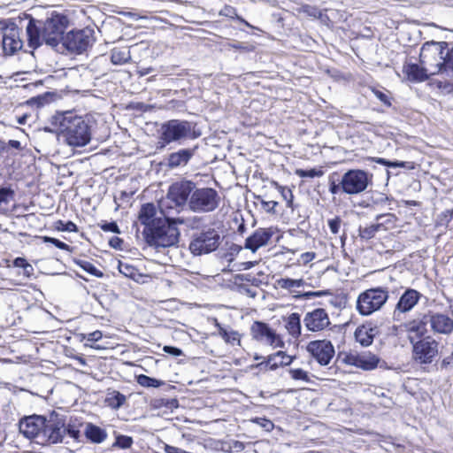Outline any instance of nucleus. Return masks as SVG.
<instances>
[{
  "instance_id": "f257e3e1",
  "label": "nucleus",
  "mask_w": 453,
  "mask_h": 453,
  "mask_svg": "<svg viewBox=\"0 0 453 453\" xmlns=\"http://www.w3.org/2000/svg\"><path fill=\"white\" fill-rule=\"evenodd\" d=\"M93 120L88 116H78L73 111L58 112L51 116L44 131L56 134L71 147H84L91 141Z\"/></svg>"
},
{
  "instance_id": "f03ea898",
  "label": "nucleus",
  "mask_w": 453,
  "mask_h": 453,
  "mask_svg": "<svg viewBox=\"0 0 453 453\" xmlns=\"http://www.w3.org/2000/svg\"><path fill=\"white\" fill-rule=\"evenodd\" d=\"M68 24V18L57 12H52L45 20L30 19L26 29L29 46L34 49L42 43L58 46L65 37L64 33Z\"/></svg>"
},
{
  "instance_id": "7ed1b4c3",
  "label": "nucleus",
  "mask_w": 453,
  "mask_h": 453,
  "mask_svg": "<svg viewBox=\"0 0 453 453\" xmlns=\"http://www.w3.org/2000/svg\"><path fill=\"white\" fill-rule=\"evenodd\" d=\"M200 222V219L194 217L191 219L183 218H173V216L158 219L149 227H144L143 236L149 246L155 249L168 248L174 246L179 242L180 232L177 224H187L195 227Z\"/></svg>"
},
{
  "instance_id": "20e7f679",
  "label": "nucleus",
  "mask_w": 453,
  "mask_h": 453,
  "mask_svg": "<svg viewBox=\"0 0 453 453\" xmlns=\"http://www.w3.org/2000/svg\"><path fill=\"white\" fill-rule=\"evenodd\" d=\"M196 184L190 180H180L173 183L168 189L167 195L158 203L160 212L165 216H173L188 206L190 198Z\"/></svg>"
},
{
  "instance_id": "39448f33",
  "label": "nucleus",
  "mask_w": 453,
  "mask_h": 453,
  "mask_svg": "<svg viewBox=\"0 0 453 453\" xmlns=\"http://www.w3.org/2000/svg\"><path fill=\"white\" fill-rule=\"evenodd\" d=\"M449 46L446 42L430 41L425 42L419 53V64L430 75H439L445 50Z\"/></svg>"
},
{
  "instance_id": "423d86ee",
  "label": "nucleus",
  "mask_w": 453,
  "mask_h": 453,
  "mask_svg": "<svg viewBox=\"0 0 453 453\" xmlns=\"http://www.w3.org/2000/svg\"><path fill=\"white\" fill-rule=\"evenodd\" d=\"M388 299V291L386 288H372L359 294L357 309L361 315L369 316L380 310Z\"/></svg>"
},
{
  "instance_id": "0eeeda50",
  "label": "nucleus",
  "mask_w": 453,
  "mask_h": 453,
  "mask_svg": "<svg viewBox=\"0 0 453 453\" xmlns=\"http://www.w3.org/2000/svg\"><path fill=\"white\" fill-rule=\"evenodd\" d=\"M219 202L220 197L214 188H195L188 200V207L194 212L206 213L216 210Z\"/></svg>"
},
{
  "instance_id": "6e6552de",
  "label": "nucleus",
  "mask_w": 453,
  "mask_h": 453,
  "mask_svg": "<svg viewBox=\"0 0 453 453\" xmlns=\"http://www.w3.org/2000/svg\"><path fill=\"white\" fill-rule=\"evenodd\" d=\"M372 183V174L361 169H350L342 176V193L358 195Z\"/></svg>"
},
{
  "instance_id": "1a4fd4ad",
  "label": "nucleus",
  "mask_w": 453,
  "mask_h": 453,
  "mask_svg": "<svg viewBox=\"0 0 453 453\" xmlns=\"http://www.w3.org/2000/svg\"><path fill=\"white\" fill-rule=\"evenodd\" d=\"M412 345V359L420 365H430L439 353V342L432 336H426L418 341L410 338Z\"/></svg>"
},
{
  "instance_id": "9d476101",
  "label": "nucleus",
  "mask_w": 453,
  "mask_h": 453,
  "mask_svg": "<svg viewBox=\"0 0 453 453\" xmlns=\"http://www.w3.org/2000/svg\"><path fill=\"white\" fill-rule=\"evenodd\" d=\"M192 124L186 120L171 119L161 127V140L165 143L180 142L191 137Z\"/></svg>"
},
{
  "instance_id": "9b49d317",
  "label": "nucleus",
  "mask_w": 453,
  "mask_h": 453,
  "mask_svg": "<svg viewBox=\"0 0 453 453\" xmlns=\"http://www.w3.org/2000/svg\"><path fill=\"white\" fill-rule=\"evenodd\" d=\"M220 235L215 229H208L194 234L189 243L192 254L200 256L214 251L219 245Z\"/></svg>"
},
{
  "instance_id": "f8f14e48",
  "label": "nucleus",
  "mask_w": 453,
  "mask_h": 453,
  "mask_svg": "<svg viewBox=\"0 0 453 453\" xmlns=\"http://www.w3.org/2000/svg\"><path fill=\"white\" fill-rule=\"evenodd\" d=\"M94 31L90 28L72 30L64 37L62 43L71 52L81 54L94 42Z\"/></svg>"
},
{
  "instance_id": "ddd939ff",
  "label": "nucleus",
  "mask_w": 453,
  "mask_h": 453,
  "mask_svg": "<svg viewBox=\"0 0 453 453\" xmlns=\"http://www.w3.org/2000/svg\"><path fill=\"white\" fill-rule=\"evenodd\" d=\"M21 30L14 24L5 25L0 28V48L4 55L12 56L20 50L23 41Z\"/></svg>"
},
{
  "instance_id": "4468645a",
  "label": "nucleus",
  "mask_w": 453,
  "mask_h": 453,
  "mask_svg": "<svg viewBox=\"0 0 453 453\" xmlns=\"http://www.w3.org/2000/svg\"><path fill=\"white\" fill-rule=\"evenodd\" d=\"M338 357L347 365L355 366L365 371L375 369L380 361L377 356L369 351L361 353L357 351L343 352L340 353Z\"/></svg>"
},
{
  "instance_id": "2eb2a0df",
  "label": "nucleus",
  "mask_w": 453,
  "mask_h": 453,
  "mask_svg": "<svg viewBox=\"0 0 453 453\" xmlns=\"http://www.w3.org/2000/svg\"><path fill=\"white\" fill-rule=\"evenodd\" d=\"M250 334L254 340L274 348L283 345L280 336L266 323L255 321L250 327Z\"/></svg>"
},
{
  "instance_id": "dca6fc26",
  "label": "nucleus",
  "mask_w": 453,
  "mask_h": 453,
  "mask_svg": "<svg viewBox=\"0 0 453 453\" xmlns=\"http://www.w3.org/2000/svg\"><path fill=\"white\" fill-rule=\"evenodd\" d=\"M307 350L321 365H327L334 356V348L327 340L311 342L307 346Z\"/></svg>"
},
{
  "instance_id": "f3484780",
  "label": "nucleus",
  "mask_w": 453,
  "mask_h": 453,
  "mask_svg": "<svg viewBox=\"0 0 453 453\" xmlns=\"http://www.w3.org/2000/svg\"><path fill=\"white\" fill-rule=\"evenodd\" d=\"M424 319L434 334L449 335L453 332V319L446 314L428 311Z\"/></svg>"
},
{
  "instance_id": "a211bd4d",
  "label": "nucleus",
  "mask_w": 453,
  "mask_h": 453,
  "mask_svg": "<svg viewBox=\"0 0 453 453\" xmlns=\"http://www.w3.org/2000/svg\"><path fill=\"white\" fill-rule=\"evenodd\" d=\"M45 418L42 416H30L19 421V432L27 438L35 440L37 443L39 435L44 427Z\"/></svg>"
},
{
  "instance_id": "6ab92c4d",
  "label": "nucleus",
  "mask_w": 453,
  "mask_h": 453,
  "mask_svg": "<svg viewBox=\"0 0 453 453\" xmlns=\"http://www.w3.org/2000/svg\"><path fill=\"white\" fill-rule=\"evenodd\" d=\"M66 427L64 425L53 421H44V427L37 440L38 444L58 443L62 441Z\"/></svg>"
},
{
  "instance_id": "aec40b11",
  "label": "nucleus",
  "mask_w": 453,
  "mask_h": 453,
  "mask_svg": "<svg viewBox=\"0 0 453 453\" xmlns=\"http://www.w3.org/2000/svg\"><path fill=\"white\" fill-rule=\"evenodd\" d=\"M66 427L64 425L53 421H44V427L37 440L38 444L58 443L62 441Z\"/></svg>"
},
{
  "instance_id": "412c9836",
  "label": "nucleus",
  "mask_w": 453,
  "mask_h": 453,
  "mask_svg": "<svg viewBox=\"0 0 453 453\" xmlns=\"http://www.w3.org/2000/svg\"><path fill=\"white\" fill-rule=\"evenodd\" d=\"M303 324L307 330L319 332L326 328L330 325V320L326 311L318 308L305 314Z\"/></svg>"
},
{
  "instance_id": "4be33fe9",
  "label": "nucleus",
  "mask_w": 453,
  "mask_h": 453,
  "mask_svg": "<svg viewBox=\"0 0 453 453\" xmlns=\"http://www.w3.org/2000/svg\"><path fill=\"white\" fill-rule=\"evenodd\" d=\"M421 296L422 295L416 289L407 288L395 304L393 312L394 318L411 311L417 305Z\"/></svg>"
},
{
  "instance_id": "5701e85b",
  "label": "nucleus",
  "mask_w": 453,
  "mask_h": 453,
  "mask_svg": "<svg viewBox=\"0 0 453 453\" xmlns=\"http://www.w3.org/2000/svg\"><path fill=\"white\" fill-rule=\"evenodd\" d=\"M273 234L271 228H258L246 239L244 247L256 252L260 247L268 243Z\"/></svg>"
},
{
  "instance_id": "b1692460",
  "label": "nucleus",
  "mask_w": 453,
  "mask_h": 453,
  "mask_svg": "<svg viewBox=\"0 0 453 453\" xmlns=\"http://www.w3.org/2000/svg\"><path fill=\"white\" fill-rule=\"evenodd\" d=\"M378 333L379 329L377 326L363 325L356 329L355 338L363 347H368L372 343Z\"/></svg>"
},
{
  "instance_id": "393cba45",
  "label": "nucleus",
  "mask_w": 453,
  "mask_h": 453,
  "mask_svg": "<svg viewBox=\"0 0 453 453\" xmlns=\"http://www.w3.org/2000/svg\"><path fill=\"white\" fill-rule=\"evenodd\" d=\"M84 435L91 443H103L108 436L105 429L93 424L87 423L84 428Z\"/></svg>"
},
{
  "instance_id": "a878e982",
  "label": "nucleus",
  "mask_w": 453,
  "mask_h": 453,
  "mask_svg": "<svg viewBox=\"0 0 453 453\" xmlns=\"http://www.w3.org/2000/svg\"><path fill=\"white\" fill-rule=\"evenodd\" d=\"M195 150L182 149L177 152L169 155L167 158V165L170 168H176L179 166L186 165L190 158L193 157Z\"/></svg>"
},
{
  "instance_id": "bb28decb",
  "label": "nucleus",
  "mask_w": 453,
  "mask_h": 453,
  "mask_svg": "<svg viewBox=\"0 0 453 453\" xmlns=\"http://www.w3.org/2000/svg\"><path fill=\"white\" fill-rule=\"evenodd\" d=\"M292 361L293 357L291 356L287 355L283 351H278L277 353L269 356L266 362H261L257 366L262 367L265 365L273 371L277 369L279 366L288 365Z\"/></svg>"
},
{
  "instance_id": "cd10ccee",
  "label": "nucleus",
  "mask_w": 453,
  "mask_h": 453,
  "mask_svg": "<svg viewBox=\"0 0 453 453\" xmlns=\"http://www.w3.org/2000/svg\"><path fill=\"white\" fill-rule=\"evenodd\" d=\"M403 72L411 81H424L430 76V73L426 71L425 66L421 64H407L403 67Z\"/></svg>"
},
{
  "instance_id": "c85d7f7f",
  "label": "nucleus",
  "mask_w": 453,
  "mask_h": 453,
  "mask_svg": "<svg viewBox=\"0 0 453 453\" xmlns=\"http://www.w3.org/2000/svg\"><path fill=\"white\" fill-rule=\"evenodd\" d=\"M157 208L153 203H145L141 207L138 219L144 227H149L154 224L159 218H156Z\"/></svg>"
},
{
  "instance_id": "c756f323",
  "label": "nucleus",
  "mask_w": 453,
  "mask_h": 453,
  "mask_svg": "<svg viewBox=\"0 0 453 453\" xmlns=\"http://www.w3.org/2000/svg\"><path fill=\"white\" fill-rule=\"evenodd\" d=\"M215 326L219 329V335L226 343L233 346L241 345V334L237 331L222 326L217 320H215Z\"/></svg>"
},
{
  "instance_id": "7c9ffc66",
  "label": "nucleus",
  "mask_w": 453,
  "mask_h": 453,
  "mask_svg": "<svg viewBox=\"0 0 453 453\" xmlns=\"http://www.w3.org/2000/svg\"><path fill=\"white\" fill-rule=\"evenodd\" d=\"M439 74L446 79H453V46L450 49L447 46Z\"/></svg>"
},
{
  "instance_id": "2f4dec72",
  "label": "nucleus",
  "mask_w": 453,
  "mask_h": 453,
  "mask_svg": "<svg viewBox=\"0 0 453 453\" xmlns=\"http://www.w3.org/2000/svg\"><path fill=\"white\" fill-rule=\"evenodd\" d=\"M286 329L293 337L297 338L301 334V319L298 313H292L288 317Z\"/></svg>"
},
{
  "instance_id": "473e14b6",
  "label": "nucleus",
  "mask_w": 453,
  "mask_h": 453,
  "mask_svg": "<svg viewBox=\"0 0 453 453\" xmlns=\"http://www.w3.org/2000/svg\"><path fill=\"white\" fill-rule=\"evenodd\" d=\"M131 60V54L128 50L113 49L111 52V61L113 65H124Z\"/></svg>"
},
{
  "instance_id": "72a5a7b5",
  "label": "nucleus",
  "mask_w": 453,
  "mask_h": 453,
  "mask_svg": "<svg viewBox=\"0 0 453 453\" xmlns=\"http://www.w3.org/2000/svg\"><path fill=\"white\" fill-rule=\"evenodd\" d=\"M105 402L108 404V406L117 410L124 404V403L126 402V396L119 393V391L114 390L107 394Z\"/></svg>"
},
{
  "instance_id": "f704fd0d",
  "label": "nucleus",
  "mask_w": 453,
  "mask_h": 453,
  "mask_svg": "<svg viewBox=\"0 0 453 453\" xmlns=\"http://www.w3.org/2000/svg\"><path fill=\"white\" fill-rule=\"evenodd\" d=\"M375 220L380 225L381 229L386 231L395 226L396 217L392 213H385L377 215Z\"/></svg>"
},
{
  "instance_id": "c9c22d12",
  "label": "nucleus",
  "mask_w": 453,
  "mask_h": 453,
  "mask_svg": "<svg viewBox=\"0 0 453 453\" xmlns=\"http://www.w3.org/2000/svg\"><path fill=\"white\" fill-rule=\"evenodd\" d=\"M272 184L275 188V189L280 194L283 200L286 201L287 207L293 209L294 196H293L292 190L288 187L280 185L276 181H273Z\"/></svg>"
},
{
  "instance_id": "e433bc0d",
  "label": "nucleus",
  "mask_w": 453,
  "mask_h": 453,
  "mask_svg": "<svg viewBox=\"0 0 453 453\" xmlns=\"http://www.w3.org/2000/svg\"><path fill=\"white\" fill-rule=\"evenodd\" d=\"M383 231L380 225L376 221L374 224L365 227H359V236L362 239L369 240L375 236L378 232Z\"/></svg>"
},
{
  "instance_id": "4c0bfd02",
  "label": "nucleus",
  "mask_w": 453,
  "mask_h": 453,
  "mask_svg": "<svg viewBox=\"0 0 453 453\" xmlns=\"http://www.w3.org/2000/svg\"><path fill=\"white\" fill-rule=\"evenodd\" d=\"M280 288L283 289L292 290L295 288H301L304 285L303 279L294 280L289 278H282L277 280Z\"/></svg>"
},
{
  "instance_id": "58836bf2",
  "label": "nucleus",
  "mask_w": 453,
  "mask_h": 453,
  "mask_svg": "<svg viewBox=\"0 0 453 453\" xmlns=\"http://www.w3.org/2000/svg\"><path fill=\"white\" fill-rule=\"evenodd\" d=\"M76 265H78L81 269L85 272L88 273L90 275L101 278L104 273L98 270L92 263L87 260L79 259L75 261Z\"/></svg>"
},
{
  "instance_id": "ea45409f",
  "label": "nucleus",
  "mask_w": 453,
  "mask_h": 453,
  "mask_svg": "<svg viewBox=\"0 0 453 453\" xmlns=\"http://www.w3.org/2000/svg\"><path fill=\"white\" fill-rule=\"evenodd\" d=\"M137 382L146 388H158L164 384L162 380L141 374L137 377Z\"/></svg>"
},
{
  "instance_id": "a19ab883",
  "label": "nucleus",
  "mask_w": 453,
  "mask_h": 453,
  "mask_svg": "<svg viewBox=\"0 0 453 453\" xmlns=\"http://www.w3.org/2000/svg\"><path fill=\"white\" fill-rule=\"evenodd\" d=\"M134 440L131 436L118 434L112 447L127 449L132 447Z\"/></svg>"
},
{
  "instance_id": "79ce46f5",
  "label": "nucleus",
  "mask_w": 453,
  "mask_h": 453,
  "mask_svg": "<svg viewBox=\"0 0 453 453\" xmlns=\"http://www.w3.org/2000/svg\"><path fill=\"white\" fill-rule=\"evenodd\" d=\"M119 271L120 273L130 279H135V277L138 275L137 269L134 266L127 263L119 262Z\"/></svg>"
},
{
  "instance_id": "37998d69",
  "label": "nucleus",
  "mask_w": 453,
  "mask_h": 453,
  "mask_svg": "<svg viewBox=\"0 0 453 453\" xmlns=\"http://www.w3.org/2000/svg\"><path fill=\"white\" fill-rule=\"evenodd\" d=\"M295 173L301 178H315L323 176L324 171L320 168H313L310 170L296 169Z\"/></svg>"
},
{
  "instance_id": "c03bdc74",
  "label": "nucleus",
  "mask_w": 453,
  "mask_h": 453,
  "mask_svg": "<svg viewBox=\"0 0 453 453\" xmlns=\"http://www.w3.org/2000/svg\"><path fill=\"white\" fill-rule=\"evenodd\" d=\"M14 190L8 187L0 188V206L7 205L14 198Z\"/></svg>"
},
{
  "instance_id": "a18cd8bd",
  "label": "nucleus",
  "mask_w": 453,
  "mask_h": 453,
  "mask_svg": "<svg viewBox=\"0 0 453 453\" xmlns=\"http://www.w3.org/2000/svg\"><path fill=\"white\" fill-rule=\"evenodd\" d=\"M256 203H259L261 208L268 213H275V207L278 205L276 201H265L262 196H257Z\"/></svg>"
},
{
  "instance_id": "49530a36",
  "label": "nucleus",
  "mask_w": 453,
  "mask_h": 453,
  "mask_svg": "<svg viewBox=\"0 0 453 453\" xmlns=\"http://www.w3.org/2000/svg\"><path fill=\"white\" fill-rule=\"evenodd\" d=\"M406 331L409 333H415L418 336H423L425 334L424 325L421 321H411L405 326Z\"/></svg>"
},
{
  "instance_id": "de8ad7c7",
  "label": "nucleus",
  "mask_w": 453,
  "mask_h": 453,
  "mask_svg": "<svg viewBox=\"0 0 453 453\" xmlns=\"http://www.w3.org/2000/svg\"><path fill=\"white\" fill-rule=\"evenodd\" d=\"M289 374L293 380L308 382L310 380L308 372L301 368L289 370Z\"/></svg>"
},
{
  "instance_id": "09e8293b",
  "label": "nucleus",
  "mask_w": 453,
  "mask_h": 453,
  "mask_svg": "<svg viewBox=\"0 0 453 453\" xmlns=\"http://www.w3.org/2000/svg\"><path fill=\"white\" fill-rule=\"evenodd\" d=\"M327 225L332 234H337L342 226V219L340 217H334L327 220Z\"/></svg>"
},
{
  "instance_id": "8fccbe9b",
  "label": "nucleus",
  "mask_w": 453,
  "mask_h": 453,
  "mask_svg": "<svg viewBox=\"0 0 453 453\" xmlns=\"http://www.w3.org/2000/svg\"><path fill=\"white\" fill-rule=\"evenodd\" d=\"M371 159L373 162H376L380 165H383L389 166V167H394V168L404 167V162H399V161L392 162V161H388L382 157H372Z\"/></svg>"
},
{
  "instance_id": "3c124183",
  "label": "nucleus",
  "mask_w": 453,
  "mask_h": 453,
  "mask_svg": "<svg viewBox=\"0 0 453 453\" xmlns=\"http://www.w3.org/2000/svg\"><path fill=\"white\" fill-rule=\"evenodd\" d=\"M252 422L257 424L261 427H263L265 431L270 432L273 429V423L265 418H256L252 419Z\"/></svg>"
},
{
  "instance_id": "603ef678",
  "label": "nucleus",
  "mask_w": 453,
  "mask_h": 453,
  "mask_svg": "<svg viewBox=\"0 0 453 453\" xmlns=\"http://www.w3.org/2000/svg\"><path fill=\"white\" fill-rule=\"evenodd\" d=\"M43 242H50L54 244L57 248L63 250H69L70 247L66 243L59 241L58 239L49 237V236H43L42 237Z\"/></svg>"
},
{
  "instance_id": "864d4df0",
  "label": "nucleus",
  "mask_w": 453,
  "mask_h": 453,
  "mask_svg": "<svg viewBox=\"0 0 453 453\" xmlns=\"http://www.w3.org/2000/svg\"><path fill=\"white\" fill-rule=\"evenodd\" d=\"M58 229L66 232H77V226L73 221L63 222L59 220L58 222Z\"/></svg>"
},
{
  "instance_id": "5fc2aeb1",
  "label": "nucleus",
  "mask_w": 453,
  "mask_h": 453,
  "mask_svg": "<svg viewBox=\"0 0 453 453\" xmlns=\"http://www.w3.org/2000/svg\"><path fill=\"white\" fill-rule=\"evenodd\" d=\"M219 15L228 17L231 19H236L239 17L236 12V9L230 5H225L220 11Z\"/></svg>"
},
{
  "instance_id": "6e6d98bb",
  "label": "nucleus",
  "mask_w": 453,
  "mask_h": 453,
  "mask_svg": "<svg viewBox=\"0 0 453 453\" xmlns=\"http://www.w3.org/2000/svg\"><path fill=\"white\" fill-rule=\"evenodd\" d=\"M374 96L382 102L385 105L390 106L391 102L389 96L379 89H372Z\"/></svg>"
},
{
  "instance_id": "4d7b16f0",
  "label": "nucleus",
  "mask_w": 453,
  "mask_h": 453,
  "mask_svg": "<svg viewBox=\"0 0 453 453\" xmlns=\"http://www.w3.org/2000/svg\"><path fill=\"white\" fill-rule=\"evenodd\" d=\"M163 350L174 357H180L182 355V350L179 348L173 347V346H165L163 348Z\"/></svg>"
},
{
  "instance_id": "13d9d810",
  "label": "nucleus",
  "mask_w": 453,
  "mask_h": 453,
  "mask_svg": "<svg viewBox=\"0 0 453 453\" xmlns=\"http://www.w3.org/2000/svg\"><path fill=\"white\" fill-rule=\"evenodd\" d=\"M329 191L333 195H336L339 192L342 193V180L338 183L335 181H330Z\"/></svg>"
},
{
  "instance_id": "bf43d9fd",
  "label": "nucleus",
  "mask_w": 453,
  "mask_h": 453,
  "mask_svg": "<svg viewBox=\"0 0 453 453\" xmlns=\"http://www.w3.org/2000/svg\"><path fill=\"white\" fill-rule=\"evenodd\" d=\"M102 336H103L102 332H101V331L96 330V331H94V332H92V333H89V334L87 335L86 339H87V341H88V342H97V341H99V340H101V339H102Z\"/></svg>"
},
{
  "instance_id": "052dcab7",
  "label": "nucleus",
  "mask_w": 453,
  "mask_h": 453,
  "mask_svg": "<svg viewBox=\"0 0 453 453\" xmlns=\"http://www.w3.org/2000/svg\"><path fill=\"white\" fill-rule=\"evenodd\" d=\"M102 229L104 231H108V232H111V233H119V226L115 222L104 224L102 226Z\"/></svg>"
},
{
  "instance_id": "680f3d73",
  "label": "nucleus",
  "mask_w": 453,
  "mask_h": 453,
  "mask_svg": "<svg viewBox=\"0 0 453 453\" xmlns=\"http://www.w3.org/2000/svg\"><path fill=\"white\" fill-rule=\"evenodd\" d=\"M65 433H67L70 435V437H72L73 439H76V440L80 436V431L75 429V428H73V427L66 428Z\"/></svg>"
},
{
  "instance_id": "e2e57ef3",
  "label": "nucleus",
  "mask_w": 453,
  "mask_h": 453,
  "mask_svg": "<svg viewBox=\"0 0 453 453\" xmlns=\"http://www.w3.org/2000/svg\"><path fill=\"white\" fill-rule=\"evenodd\" d=\"M14 265L16 267H20V268H24L28 263L27 262V260L23 257H17L14 262H13Z\"/></svg>"
},
{
  "instance_id": "0e129e2a",
  "label": "nucleus",
  "mask_w": 453,
  "mask_h": 453,
  "mask_svg": "<svg viewBox=\"0 0 453 453\" xmlns=\"http://www.w3.org/2000/svg\"><path fill=\"white\" fill-rule=\"evenodd\" d=\"M441 365L443 367H448V366L453 365V352L449 357H446L445 358H443V360L441 362Z\"/></svg>"
},
{
  "instance_id": "69168bd1",
  "label": "nucleus",
  "mask_w": 453,
  "mask_h": 453,
  "mask_svg": "<svg viewBox=\"0 0 453 453\" xmlns=\"http://www.w3.org/2000/svg\"><path fill=\"white\" fill-rule=\"evenodd\" d=\"M122 243V240L119 239V237H113L111 239L110 241V245L112 247V248H115V249H119L120 248V245Z\"/></svg>"
},
{
  "instance_id": "338daca9",
  "label": "nucleus",
  "mask_w": 453,
  "mask_h": 453,
  "mask_svg": "<svg viewBox=\"0 0 453 453\" xmlns=\"http://www.w3.org/2000/svg\"><path fill=\"white\" fill-rule=\"evenodd\" d=\"M8 146L16 150H21V143L17 140H10Z\"/></svg>"
},
{
  "instance_id": "774afa93",
  "label": "nucleus",
  "mask_w": 453,
  "mask_h": 453,
  "mask_svg": "<svg viewBox=\"0 0 453 453\" xmlns=\"http://www.w3.org/2000/svg\"><path fill=\"white\" fill-rule=\"evenodd\" d=\"M152 72V68L151 67H148V68H141V69H138L137 70V73L139 74V76L142 77V76H145L149 73H150Z\"/></svg>"
}]
</instances>
